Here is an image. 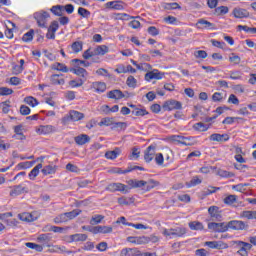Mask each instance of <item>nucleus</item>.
Wrapping results in <instances>:
<instances>
[{"label":"nucleus","mask_w":256,"mask_h":256,"mask_svg":"<svg viewBox=\"0 0 256 256\" xmlns=\"http://www.w3.org/2000/svg\"><path fill=\"white\" fill-rule=\"evenodd\" d=\"M223 203L229 206L233 205L234 203H237V195L230 194L226 196L223 200Z\"/></svg>","instance_id":"obj_35"},{"label":"nucleus","mask_w":256,"mask_h":256,"mask_svg":"<svg viewBox=\"0 0 256 256\" xmlns=\"http://www.w3.org/2000/svg\"><path fill=\"white\" fill-rule=\"evenodd\" d=\"M196 27H197V29H213V27H215V25L205 19H200L196 23Z\"/></svg>","instance_id":"obj_18"},{"label":"nucleus","mask_w":256,"mask_h":256,"mask_svg":"<svg viewBox=\"0 0 256 256\" xmlns=\"http://www.w3.org/2000/svg\"><path fill=\"white\" fill-rule=\"evenodd\" d=\"M149 243L148 236H136V245H147Z\"/></svg>","instance_id":"obj_51"},{"label":"nucleus","mask_w":256,"mask_h":256,"mask_svg":"<svg viewBox=\"0 0 256 256\" xmlns=\"http://www.w3.org/2000/svg\"><path fill=\"white\" fill-rule=\"evenodd\" d=\"M178 140V143L181 145H185V147H191L192 145H195V137H184V136H174Z\"/></svg>","instance_id":"obj_13"},{"label":"nucleus","mask_w":256,"mask_h":256,"mask_svg":"<svg viewBox=\"0 0 256 256\" xmlns=\"http://www.w3.org/2000/svg\"><path fill=\"white\" fill-rule=\"evenodd\" d=\"M227 13H229V7L227 6H219L215 8V14L218 16L227 15Z\"/></svg>","instance_id":"obj_45"},{"label":"nucleus","mask_w":256,"mask_h":256,"mask_svg":"<svg viewBox=\"0 0 256 256\" xmlns=\"http://www.w3.org/2000/svg\"><path fill=\"white\" fill-rule=\"evenodd\" d=\"M54 131L55 127L53 125H44L36 129L38 135H49L50 133H54Z\"/></svg>","instance_id":"obj_15"},{"label":"nucleus","mask_w":256,"mask_h":256,"mask_svg":"<svg viewBox=\"0 0 256 256\" xmlns=\"http://www.w3.org/2000/svg\"><path fill=\"white\" fill-rule=\"evenodd\" d=\"M70 71L74 73V75H78V77H87V70L82 67L72 68Z\"/></svg>","instance_id":"obj_34"},{"label":"nucleus","mask_w":256,"mask_h":256,"mask_svg":"<svg viewBox=\"0 0 256 256\" xmlns=\"http://www.w3.org/2000/svg\"><path fill=\"white\" fill-rule=\"evenodd\" d=\"M33 35H35V31L31 29L30 31L23 35L22 41H24V43H29L33 41Z\"/></svg>","instance_id":"obj_41"},{"label":"nucleus","mask_w":256,"mask_h":256,"mask_svg":"<svg viewBox=\"0 0 256 256\" xmlns=\"http://www.w3.org/2000/svg\"><path fill=\"white\" fill-rule=\"evenodd\" d=\"M43 169V164H37L29 173L28 177L31 181H35L37 175H39V170Z\"/></svg>","instance_id":"obj_24"},{"label":"nucleus","mask_w":256,"mask_h":256,"mask_svg":"<svg viewBox=\"0 0 256 256\" xmlns=\"http://www.w3.org/2000/svg\"><path fill=\"white\" fill-rule=\"evenodd\" d=\"M109 53V47L100 45L94 48V55H107Z\"/></svg>","instance_id":"obj_30"},{"label":"nucleus","mask_w":256,"mask_h":256,"mask_svg":"<svg viewBox=\"0 0 256 256\" xmlns=\"http://www.w3.org/2000/svg\"><path fill=\"white\" fill-rule=\"evenodd\" d=\"M120 256H141V251L137 248H123Z\"/></svg>","instance_id":"obj_14"},{"label":"nucleus","mask_w":256,"mask_h":256,"mask_svg":"<svg viewBox=\"0 0 256 256\" xmlns=\"http://www.w3.org/2000/svg\"><path fill=\"white\" fill-rule=\"evenodd\" d=\"M70 241L71 242H79V241H87V235L86 234H73L70 235Z\"/></svg>","instance_id":"obj_37"},{"label":"nucleus","mask_w":256,"mask_h":256,"mask_svg":"<svg viewBox=\"0 0 256 256\" xmlns=\"http://www.w3.org/2000/svg\"><path fill=\"white\" fill-rule=\"evenodd\" d=\"M131 63L137 67L140 71H147V69H151V64L149 63H142V64H137L136 61L132 60Z\"/></svg>","instance_id":"obj_42"},{"label":"nucleus","mask_w":256,"mask_h":256,"mask_svg":"<svg viewBox=\"0 0 256 256\" xmlns=\"http://www.w3.org/2000/svg\"><path fill=\"white\" fill-rule=\"evenodd\" d=\"M50 253H67L68 255H71V253H75V252L71 250H67L65 246L54 245L50 249Z\"/></svg>","instance_id":"obj_20"},{"label":"nucleus","mask_w":256,"mask_h":256,"mask_svg":"<svg viewBox=\"0 0 256 256\" xmlns=\"http://www.w3.org/2000/svg\"><path fill=\"white\" fill-rule=\"evenodd\" d=\"M162 235L166 237L167 239H175L174 233H173V228L167 229L164 228L162 229Z\"/></svg>","instance_id":"obj_53"},{"label":"nucleus","mask_w":256,"mask_h":256,"mask_svg":"<svg viewBox=\"0 0 256 256\" xmlns=\"http://www.w3.org/2000/svg\"><path fill=\"white\" fill-rule=\"evenodd\" d=\"M112 124H113V118H109V117H106V118L102 119V120L98 123L99 127H103V126L109 127V126H111Z\"/></svg>","instance_id":"obj_54"},{"label":"nucleus","mask_w":256,"mask_h":256,"mask_svg":"<svg viewBox=\"0 0 256 256\" xmlns=\"http://www.w3.org/2000/svg\"><path fill=\"white\" fill-rule=\"evenodd\" d=\"M55 171H56L55 166H52V165H47L42 169L43 175H53Z\"/></svg>","instance_id":"obj_50"},{"label":"nucleus","mask_w":256,"mask_h":256,"mask_svg":"<svg viewBox=\"0 0 256 256\" xmlns=\"http://www.w3.org/2000/svg\"><path fill=\"white\" fill-rule=\"evenodd\" d=\"M89 141H91V138L87 134H81L75 137V143H77V145H85V143H89Z\"/></svg>","instance_id":"obj_22"},{"label":"nucleus","mask_w":256,"mask_h":256,"mask_svg":"<svg viewBox=\"0 0 256 256\" xmlns=\"http://www.w3.org/2000/svg\"><path fill=\"white\" fill-rule=\"evenodd\" d=\"M107 98L119 100L125 98V94H123V91L115 89L107 93Z\"/></svg>","instance_id":"obj_17"},{"label":"nucleus","mask_w":256,"mask_h":256,"mask_svg":"<svg viewBox=\"0 0 256 256\" xmlns=\"http://www.w3.org/2000/svg\"><path fill=\"white\" fill-rule=\"evenodd\" d=\"M67 215L62 213L54 218V223L56 225H61V223H67Z\"/></svg>","instance_id":"obj_40"},{"label":"nucleus","mask_w":256,"mask_h":256,"mask_svg":"<svg viewBox=\"0 0 256 256\" xmlns=\"http://www.w3.org/2000/svg\"><path fill=\"white\" fill-rule=\"evenodd\" d=\"M165 111H174L183 109V104L177 100H168L162 105Z\"/></svg>","instance_id":"obj_7"},{"label":"nucleus","mask_w":256,"mask_h":256,"mask_svg":"<svg viewBox=\"0 0 256 256\" xmlns=\"http://www.w3.org/2000/svg\"><path fill=\"white\" fill-rule=\"evenodd\" d=\"M132 115L135 117H145V115H149V112L146 109L135 108L132 111Z\"/></svg>","instance_id":"obj_43"},{"label":"nucleus","mask_w":256,"mask_h":256,"mask_svg":"<svg viewBox=\"0 0 256 256\" xmlns=\"http://www.w3.org/2000/svg\"><path fill=\"white\" fill-rule=\"evenodd\" d=\"M48 30L54 34L57 33V31L59 30V22L57 20L52 21L50 26L48 27Z\"/></svg>","instance_id":"obj_55"},{"label":"nucleus","mask_w":256,"mask_h":256,"mask_svg":"<svg viewBox=\"0 0 256 256\" xmlns=\"http://www.w3.org/2000/svg\"><path fill=\"white\" fill-rule=\"evenodd\" d=\"M70 87L75 88V87H82L83 85V80L78 79V80H71L69 82Z\"/></svg>","instance_id":"obj_64"},{"label":"nucleus","mask_w":256,"mask_h":256,"mask_svg":"<svg viewBox=\"0 0 256 256\" xmlns=\"http://www.w3.org/2000/svg\"><path fill=\"white\" fill-rule=\"evenodd\" d=\"M78 15H80V17H84V19H89V17H91V12L83 7H79Z\"/></svg>","instance_id":"obj_49"},{"label":"nucleus","mask_w":256,"mask_h":256,"mask_svg":"<svg viewBox=\"0 0 256 256\" xmlns=\"http://www.w3.org/2000/svg\"><path fill=\"white\" fill-rule=\"evenodd\" d=\"M50 81L52 85H65V79L61 78V75L59 74H53L50 77Z\"/></svg>","instance_id":"obj_25"},{"label":"nucleus","mask_w":256,"mask_h":256,"mask_svg":"<svg viewBox=\"0 0 256 256\" xmlns=\"http://www.w3.org/2000/svg\"><path fill=\"white\" fill-rule=\"evenodd\" d=\"M155 149H156V147L154 145H150L144 151V161L146 163H151V161H153V159H155V155H156Z\"/></svg>","instance_id":"obj_9"},{"label":"nucleus","mask_w":256,"mask_h":256,"mask_svg":"<svg viewBox=\"0 0 256 256\" xmlns=\"http://www.w3.org/2000/svg\"><path fill=\"white\" fill-rule=\"evenodd\" d=\"M188 225L192 231H203L204 229L203 223L199 221H192Z\"/></svg>","instance_id":"obj_32"},{"label":"nucleus","mask_w":256,"mask_h":256,"mask_svg":"<svg viewBox=\"0 0 256 256\" xmlns=\"http://www.w3.org/2000/svg\"><path fill=\"white\" fill-rule=\"evenodd\" d=\"M208 229L214 231V233H227L229 231L228 224L225 222H210L208 223Z\"/></svg>","instance_id":"obj_5"},{"label":"nucleus","mask_w":256,"mask_h":256,"mask_svg":"<svg viewBox=\"0 0 256 256\" xmlns=\"http://www.w3.org/2000/svg\"><path fill=\"white\" fill-rule=\"evenodd\" d=\"M233 15L236 19H246L247 17H249V11L243 8H234Z\"/></svg>","instance_id":"obj_16"},{"label":"nucleus","mask_w":256,"mask_h":256,"mask_svg":"<svg viewBox=\"0 0 256 256\" xmlns=\"http://www.w3.org/2000/svg\"><path fill=\"white\" fill-rule=\"evenodd\" d=\"M119 155H121V149L119 148H115L114 150L108 151L105 153L106 159H110V160L117 159Z\"/></svg>","instance_id":"obj_26"},{"label":"nucleus","mask_w":256,"mask_h":256,"mask_svg":"<svg viewBox=\"0 0 256 256\" xmlns=\"http://www.w3.org/2000/svg\"><path fill=\"white\" fill-rule=\"evenodd\" d=\"M104 219L105 216L103 215H94L90 220V225H99V223H101Z\"/></svg>","instance_id":"obj_46"},{"label":"nucleus","mask_w":256,"mask_h":256,"mask_svg":"<svg viewBox=\"0 0 256 256\" xmlns=\"http://www.w3.org/2000/svg\"><path fill=\"white\" fill-rule=\"evenodd\" d=\"M227 224L228 230L232 229L233 231H245L249 229V224L241 220H231Z\"/></svg>","instance_id":"obj_4"},{"label":"nucleus","mask_w":256,"mask_h":256,"mask_svg":"<svg viewBox=\"0 0 256 256\" xmlns=\"http://www.w3.org/2000/svg\"><path fill=\"white\" fill-rule=\"evenodd\" d=\"M152 79H156V80L163 79V73L159 72V70L157 69L147 72L145 74V80L152 81Z\"/></svg>","instance_id":"obj_12"},{"label":"nucleus","mask_w":256,"mask_h":256,"mask_svg":"<svg viewBox=\"0 0 256 256\" xmlns=\"http://www.w3.org/2000/svg\"><path fill=\"white\" fill-rule=\"evenodd\" d=\"M50 11L53 13V15H56V17H63V5L52 6Z\"/></svg>","instance_id":"obj_31"},{"label":"nucleus","mask_w":256,"mask_h":256,"mask_svg":"<svg viewBox=\"0 0 256 256\" xmlns=\"http://www.w3.org/2000/svg\"><path fill=\"white\" fill-rule=\"evenodd\" d=\"M196 59H207V52L205 50H198L194 52Z\"/></svg>","instance_id":"obj_61"},{"label":"nucleus","mask_w":256,"mask_h":256,"mask_svg":"<svg viewBox=\"0 0 256 256\" xmlns=\"http://www.w3.org/2000/svg\"><path fill=\"white\" fill-rule=\"evenodd\" d=\"M99 227V233L107 234V233H113V227L111 226H98Z\"/></svg>","instance_id":"obj_63"},{"label":"nucleus","mask_w":256,"mask_h":256,"mask_svg":"<svg viewBox=\"0 0 256 256\" xmlns=\"http://www.w3.org/2000/svg\"><path fill=\"white\" fill-rule=\"evenodd\" d=\"M173 233H174V238L183 237V235L187 233V229L181 228V227L173 228Z\"/></svg>","instance_id":"obj_48"},{"label":"nucleus","mask_w":256,"mask_h":256,"mask_svg":"<svg viewBox=\"0 0 256 256\" xmlns=\"http://www.w3.org/2000/svg\"><path fill=\"white\" fill-rule=\"evenodd\" d=\"M210 141H216L217 143H225L229 141V134L214 133L209 136Z\"/></svg>","instance_id":"obj_11"},{"label":"nucleus","mask_w":256,"mask_h":256,"mask_svg":"<svg viewBox=\"0 0 256 256\" xmlns=\"http://www.w3.org/2000/svg\"><path fill=\"white\" fill-rule=\"evenodd\" d=\"M65 214L67 221H71V219H75V217H79V215H81V210L74 209L71 212H66Z\"/></svg>","instance_id":"obj_36"},{"label":"nucleus","mask_w":256,"mask_h":256,"mask_svg":"<svg viewBox=\"0 0 256 256\" xmlns=\"http://www.w3.org/2000/svg\"><path fill=\"white\" fill-rule=\"evenodd\" d=\"M23 191H25V187H23V185H16L10 191V196L17 197V195H21Z\"/></svg>","instance_id":"obj_27"},{"label":"nucleus","mask_w":256,"mask_h":256,"mask_svg":"<svg viewBox=\"0 0 256 256\" xmlns=\"http://www.w3.org/2000/svg\"><path fill=\"white\" fill-rule=\"evenodd\" d=\"M51 69L54 71H61L62 73H69V68H67V65L59 62L52 64Z\"/></svg>","instance_id":"obj_23"},{"label":"nucleus","mask_w":256,"mask_h":256,"mask_svg":"<svg viewBox=\"0 0 256 256\" xmlns=\"http://www.w3.org/2000/svg\"><path fill=\"white\" fill-rule=\"evenodd\" d=\"M131 188L123 183H111L106 187V191L115 193V191H120V193H129Z\"/></svg>","instance_id":"obj_6"},{"label":"nucleus","mask_w":256,"mask_h":256,"mask_svg":"<svg viewBox=\"0 0 256 256\" xmlns=\"http://www.w3.org/2000/svg\"><path fill=\"white\" fill-rule=\"evenodd\" d=\"M119 205H131L133 198L121 197L118 199Z\"/></svg>","instance_id":"obj_60"},{"label":"nucleus","mask_w":256,"mask_h":256,"mask_svg":"<svg viewBox=\"0 0 256 256\" xmlns=\"http://www.w3.org/2000/svg\"><path fill=\"white\" fill-rule=\"evenodd\" d=\"M206 247H209L210 249H228L229 245L221 240L219 241H207L205 242Z\"/></svg>","instance_id":"obj_8"},{"label":"nucleus","mask_w":256,"mask_h":256,"mask_svg":"<svg viewBox=\"0 0 256 256\" xmlns=\"http://www.w3.org/2000/svg\"><path fill=\"white\" fill-rule=\"evenodd\" d=\"M240 218L241 219H256V211H249V210H246V211H242L240 213Z\"/></svg>","instance_id":"obj_29"},{"label":"nucleus","mask_w":256,"mask_h":256,"mask_svg":"<svg viewBox=\"0 0 256 256\" xmlns=\"http://www.w3.org/2000/svg\"><path fill=\"white\" fill-rule=\"evenodd\" d=\"M208 213L212 219H215V221H221L223 218L221 215V210H219L218 206H210L208 208Z\"/></svg>","instance_id":"obj_10"},{"label":"nucleus","mask_w":256,"mask_h":256,"mask_svg":"<svg viewBox=\"0 0 256 256\" xmlns=\"http://www.w3.org/2000/svg\"><path fill=\"white\" fill-rule=\"evenodd\" d=\"M38 243H42V245H47L49 241H51L50 234H40L37 238Z\"/></svg>","instance_id":"obj_38"},{"label":"nucleus","mask_w":256,"mask_h":256,"mask_svg":"<svg viewBox=\"0 0 256 256\" xmlns=\"http://www.w3.org/2000/svg\"><path fill=\"white\" fill-rule=\"evenodd\" d=\"M85 118V114L79 112V111H75L72 110L70 111L68 114H66L63 118H62V124L64 125H69L70 121H81V119Z\"/></svg>","instance_id":"obj_3"},{"label":"nucleus","mask_w":256,"mask_h":256,"mask_svg":"<svg viewBox=\"0 0 256 256\" xmlns=\"http://www.w3.org/2000/svg\"><path fill=\"white\" fill-rule=\"evenodd\" d=\"M210 127V125L204 124L203 122H198L192 126V129H194V131H198L199 133H205V131H209Z\"/></svg>","instance_id":"obj_21"},{"label":"nucleus","mask_w":256,"mask_h":256,"mask_svg":"<svg viewBox=\"0 0 256 256\" xmlns=\"http://www.w3.org/2000/svg\"><path fill=\"white\" fill-rule=\"evenodd\" d=\"M202 180L199 176H194L189 182H186V187L191 189V187H196V185H201Z\"/></svg>","instance_id":"obj_33"},{"label":"nucleus","mask_w":256,"mask_h":256,"mask_svg":"<svg viewBox=\"0 0 256 256\" xmlns=\"http://www.w3.org/2000/svg\"><path fill=\"white\" fill-rule=\"evenodd\" d=\"M20 221H26L27 223H31L35 221V218H33V215L29 212H24L18 215Z\"/></svg>","instance_id":"obj_28"},{"label":"nucleus","mask_w":256,"mask_h":256,"mask_svg":"<svg viewBox=\"0 0 256 256\" xmlns=\"http://www.w3.org/2000/svg\"><path fill=\"white\" fill-rule=\"evenodd\" d=\"M141 155V151H139V148H132V153L130 155V159L131 161H134L135 159H137L138 157H140Z\"/></svg>","instance_id":"obj_62"},{"label":"nucleus","mask_w":256,"mask_h":256,"mask_svg":"<svg viewBox=\"0 0 256 256\" xmlns=\"http://www.w3.org/2000/svg\"><path fill=\"white\" fill-rule=\"evenodd\" d=\"M96 74L100 75L101 77H108V79H111V74H109V71H107V69L105 68H99L98 70H96Z\"/></svg>","instance_id":"obj_56"},{"label":"nucleus","mask_w":256,"mask_h":256,"mask_svg":"<svg viewBox=\"0 0 256 256\" xmlns=\"http://www.w3.org/2000/svg\"><path fill=\"white\" fill-rule=\"evenodd\" d=\"M34 19L38 25V27H41L42 29H47V21L49 19V17H51L49 15V12H45L43 10L34 13Z\"/></svg>","instance_id":"obj_2"},{"label":"nucleus","mask_w":256,"mask_h":256,"mask_svg":"<svg viewBox=\"0 0 256 256\" xmlns=\"http://www.w3.org/2000/svg\"><path fill=\"white\" fill-rule=\"evenodd\" d=\"M92 89H94L96 93H105L107 84H105V82H94L92 83Z\"/></svg>","instance_id":"obj_19"},{"label":"nucleus","mask_w":256,"mask_h":256,"mask_svg":"<svg viewBox=\"0 0 256 256\" xmlns=\"http://www.w3.org/2000/svg\"><path fill=\"white\" fill-rule=\"evenodd\" d=\"M72 63H74L75 67H89L91 63L85 60L73 59Z\"/></svg>","instance_id":"obj_47"},{"label":"nucleus","mask_w":256,"mask_h":256,"mask_svg":"<svg viewBox=\"0 0 256 256\" xmlns=\"http://www.w3.org/2000/svg\"><path fill=\"white\" fill-rule=\"evenodd\" d=\"M154 159H155L156 165H159V166L163 165L165 161V158L163 157V153L155 154Z\"/></svg>","instance_id":"obj_57"},{"label":"nucleus","mask_w":256,"mask_h":256,"mask_svg":"<svg viewBox=\"0 0 256 256\" xmlns=\"http://www.w3.org/2000/svg\"><path fill=\"white\" fill-rule=\"evenodd\" d=\"M7 95H13V89L7 87H0V96L5 97Z\"/></svg>","instance_id":"obj_58"},{"label":"nucleus","mask_w":256,"mask_h":256,"mask_svg":"<svg viewBox=\"0 0 256 256\" xmlns=\"http://www.w3.org/2000/svg\"><path fill=\"white\" fill-rule=\"evenodd\" d=\"M127 184L132 188V189H139L141 187L142 191H151L153 189V184L145 181V180H137V179H131L127 181Z\"/></svg>","instance_id":"obj_1"},{"label":"nucleus","mask_w":256,"mask_h":256,"mask_svg":"<svg viewBox=\"0 0 256 256\" xmlns=\"http://www.w3.org/2000/svg\"><path fill=\"white\" fill-rule=\"evenodd\" d=\"M25 245H26V247H28V249H34L35 251H38L39 253H41V251H43V246L38 245L36 243L28 242Z\"/></svg>","instance_id":"obj_52"},{"label":"nucleus","mask_w":256,"mask_h":256,"mask_svg":"<svg viewBox=\"0 0 256 256\" xmlns=\"http://www.w3.org/2000/svg\"><path fill=\"white\" fill-rule=\"evenodd\" d=\"M71 49H72L73 53H80V51H83V43L76 41V42L72 43Z\"/></svg>","instance_id":"obj_44"},{"label":"nucleus","mask_w":256,"mask_h":256,"mask_svg":"<svg viewBox=\"0 0 256 256\" xmlns=\"http://www.w3.org/2000/svg\"><path fill=\"white\" fill-rule=\"evenodd\" d=\"M126 85L134 89V87H137V79H135L133 76H129L126 80Z\"/></svg>","instance_id":"obj_59"},{"label":"nucleus","mask_w":256,"mask_h":256,"mask_svg":"<svg viewBox=\"0 0 256 256\" xmlns=\"http://www.w3.org/2000/svg\"><path fill=\"white\" fill-rule=\"evenodd\" d=\"M24 103L30 105V107H37V105H39V102L33 96H27L26 98H24Z\"/></svg>","instance_id":"obj_39"}]
</instances>
